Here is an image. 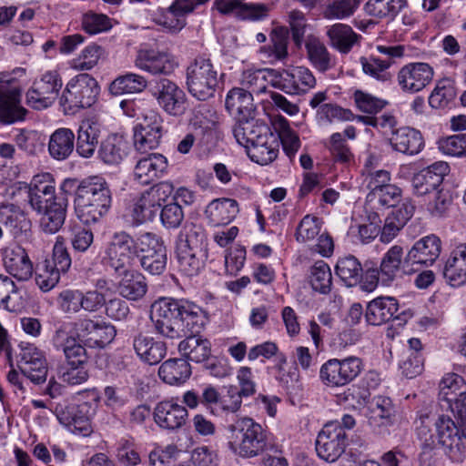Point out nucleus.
Masks as SVG:
<instances>
[{"mask_svg": "<svg viewBox=\"0 0 466 466\" xmlns=\"http://www.w3.org/2000/svg\"><path fill=\"white\" fill-rule=\"evenodd\" d=\"M133 348L137 357L149 365L159 363L167 354L165 342L142 333L134 337Z\"/></svg>", "mask_w": 466, "mask_h": 466, "instance_id": "7c9ffc66", "label": "nucleus"}, {"mask_svg": "<svg viewBox=\"0 0 466 466\" xmlns=\"http://www.w3.org/2000/svg\"><path fill=\"white\" fill-rule=\"evenodd\" d=\"M317 116L319 120L326 123L338 121H353L355 115L350 109L343 108L335 104H323L317 110Z\"/></svg>", "mask_w": 466, "mask_h": 466, "instance_id": "69168bd1", "label": "nucleus"}, {"mask_svg": "<svg viewBox=\"0 0 466 466\" xmlns=\"http://www.w3.org/2000/svg\"><path fill=\"white\" fill-rule=\"evenodd\" d=\"M238 211V203L235 199L218 198L211 201L205 212L209 224L219 227L229 224Z\"/></svg>", "mask_w": 466, "mask_h": 466, "instance_id": "f704fd0d", "label": "nucleus"}, {"mask_svg": "<svg viewBox=\"0 0 466 466\" xmlns=\"http://www.w3.org/2000/svg\"><path fill=\"white\" fill-rule=\"evenodd\" d=\"M364 369L363 360L357 356L343 359L332 358L319 369V380L327 388L337 389L354 381Z\"/></svg>", "mask_w": 466, "mask_h": 466, "instance_id": "0eeeda50", "label": "nucleus"}, {"mask_svg": "<svg viewBox=\"0 0 466 466\" xmlns=\"http://www.w3.org/2000/svg\"><path fill=\"white\" fill-rule=\"evenodd\" d=\"M441 251V241L434 234L421 238L414 243L407 254V261L412 264L432 265Z\"/></svg>", "mask_w": 466, "mask_h": 466, "instance_id": "a878e982", "label": "nucleus"}, {"mask_svg": "<svg viewBox=\"0 0 466 466\" xmlns=\"http://www.w3.org/2000/svg\"><path fill=\"white\" fill-rule=\"evenodd\" d=\"M259 53L269 64L285 62L289 57L287 36L274 30L270 36V43L261 46Z\"/></svg>", "mask_w": 466, "mask_h": 466, "instance_id": "49530a36", "label": "nucleus"}, {"mask_svg": "<svg viewBox=\"0 0 466 466\" xmlns=\"http://www.w3.org/2000/svg\"><path fill=\"white\" fill-rule=\"evenodd\" d=\"M307 57L319 72L325 73L335 66V60L327 46L317 37L309 36L305 43Z\"/></svg>", "mask_w": 466, "mask_h": 466, "instance_id": "ea45409f", "label": "nucleus"}, {"mask_svg": "<svg viewBox=\"0 0 466 466\" xmlns=\"http://www.w3.org/2000/svg\"><path fill=\"white\" fill-rule=\"evenodd\" d=\"M27 110L21 104V89L8 83L0 85V122L11 125L22 121Z\"/></svg>", "mask_w": 466, "mask_h": 466, "instance_id": "a211bd4d", "label": "nucleus"}, {"mask_svg": "<svg viewBox=\"0 0 466 466\" xmlns=\"http://www.w3.org/2000/svg\"><path fill=\"white\" fill-rule=\"evenodd\" d=\"M317 79L312 71L304 66L277 70L276 88L289 96H304L315 88Z\"/></svg>", "mask_w": 466, "mask_h": 466, "instance_id": "f8f14e48", "label": "nucleus"}, {"mask_svg": "<svg viewBox=\"0 0 466 466\" xmlns=\"http://www.w3.org/2000/svg\"><path fill=\"white\" fill-rule=\"evenodd\" d=\"M395 410L392 401L388 397L377 396L370 407V423L374 426H387L391 423Z\"/></svg>", "mask_w": 466, "mask_h": 466, "instance_id": "8fccbe9b", "label": "nucleus"}, {"mask_svg": "<svg viewBox=\"0 0 466 466\" xmlns=\"http://www.w3.org/2000/svg\"><path fill=\"white\" fill-rule=\"evenodd\" d=\"M151 320L155 330L164 338L175 339L185 337L178 344V351L194 362L207 360L211 345L198 333L206 322L203 309L186 299L160 298L151 305Z\"/></svg>", "mask_w": 466, "mask_h": 466, "instance_id": "f257e3e1", "label": "nucleus"}, {"mask_svg": "<svg viewBox=\"0 0 466 466\" xmlns=\"http://www.w3.org/2000/svg\"><path fill=\"white\" fill-rule=\"evenodd\" d=\"M227 431L229 450L241 458H255L268 448L270 433L252 418L237 419Z\"/></svg>", "mask_w": 466, "mask_h": 466, "instance_id": "20e7f679", "label": "nucleus"}, {"mask_svg": "<svg viewBox=\"0 0 466 466\" xmlns=\"http://www.w3.org/2000/svg\"><path fill=\"white\" fill-rule=\"evenodd\" d=\"M353 99L356 107L367 115H377L388 105V101L362 90H356Z\"/></svg>", "mask_w": 466, "mask_h": 466, "instance_id": "052dcab7", "label": "nucleus"}, {"mask_svg": "<svg viewBox=\"0 0 466 466\" xmlns=\"http://www.w3.org/2000/svg\"><path fill=\"white\" fill-rule=\"evenodd\" d=\"M321 222L319 218L306 215L297 228L296 240L302 243L311 241L319 234Z\"/></svg>", "mask_w": 466, "mask_h": 466, "instance_id": "338daca9", "label": "nucleus"}, {"mask_svg": "<svg viewBox=\"0 0 466 466\" xmlns=\"http://www.w3.org/2000/svg\"><path fill=\"white\" fill-rule=\"evenodd\" d=\"M153 96L169 115L180 116L186 109L185 92L176 83L167 78L159 79L156 83Z\"/></svg>", "mask_w": 466, "mask_h": 466, "instance_id": "f3484780", "label": "nucleus"}, {"mask_svg": "<svg viewBox=\"0 0 466 466\" xmlns=\"http://www.w3.org/2000/svg\"><path fill=\"white\" fill-rule=\"evenodd\" d=\"M102 133V126L90 119L85 120L79 126L76 148L78 155L89 158L95 154Z\"/></svg>", "mask_w": 466, "mask_h": 466, "instance_id": "cd10ccee", "label": "nucleus"}, {"mask_svg": "<svg viewBox=\"0 0 466 466\" xmlns=\"http://www.w3.org/2000/svg\"><path fill=\"white\" fill-rule=\"evenodd\" d=\"M268 125L258 122L254 117L238 119L234 125L232 132L236 141L242 147L248 149L255 143L260 135L267 133Z\"/></svg>", "mask_w": 466, "mask_h": 466, "instance_id": "4c0bfd02", "label": "nucleus"}, {"mask_svg": "<svg viewBox=\"0 0 466 466\" xmlns=\"http://www.w3.org/2000/svg\"><path fill=\"white\" fill-rule=\"evenodd\" d=\"M137 242L138 236L133 238L126 231L115 232L105 247L103 264L116 274L129 270L138 252Z\"/></svg>", "mask_w": 466, "mask_h": 466, "instance_id": "39448f33", "label": "nucleus"}, {"mask_svg": "<svg viewBox=\"0 0 466 466\" xmlns=\"http://www.w3.org/2000/svg\"><path fill=\"white\" fill-rule=\"evenodd\" d=\"M128 143L117 134H111L105 138L98 149V157L106 165L120 164L128 154Z\"/></svg>", "mask_w": 466, "mask_h": 466, "instance_id": "c9c22d12", "label": "nucleus"}, {"mask_svg": "<svg viewBox=\"0 0 466 466\" xmlns=\"http://www.w3.org/2000/svg\"><path fill=\"white\" fill-rule=\"evenodd\" d=\"M309 279L315 291L328 294L331 290V270L329 266L323 260H318L311 266Z\"/></svg>", "mask_w": 466, "mask_h": 466, "instance_id": "864d4df0", "label": "nucleus"}, {"mask_svg": "<svg viewBox=\"0 0 466 466\" xmlns=\"http://www.w3.org/2000/svg\"><path fill=\"white\" fill-rule=\"evenodd\" d=\"M137 258L141 268L151 275L162 274L167 267V248L163 240L156 234L146 232L138 235Z\"/></svg>", "mask_w": 466, "mask_h": 466, "instance_id": "9d476101", "label": "nucleus"}, {"mask_svg": "<svg viewBox=\"0 0 466 466\" xmlns=\"http://www.w3.org/2000/svg\"><path fill=\"white\" fill-rule=\"evenodd\" d=\"M347 434L339 421L326 423L316 440L318 456L325 461H336L345 451Z\"/></svg>", "mask_w": 466, "mask_h": 466, "instance_id": "9b49d317", "label": "nucleus"}, {"mask_svg": "<svg viewBox=\"0 0 466 466\" xmlns=\"http://www.w3.org/2000/svg\"><path fill=\"white\" fill-rule=\"evenodd\" d=\"M100 88L97 81L83 73L71 78L60 97V104L66 114H75L79 109L90 107L96 100Z\"/></svg>", "mask_w": 466, "mask_h": 466, "instance_id": "423d86ee", "label": "nucleus"}, {"mask_svg": "<svg viewBox=\"0 0 466 466\" xmlns=\"http://www.w3.org/2000/svg\"><path fill=\"white\" fill-rule=\"evenodd\" d=\"M177 258L180 271L187 276H196L204 267V250L176 246Z\"/></svg>", "mask_w": 466, "mask_h": 466, "instance_id": "37998d69", "label": "nucleus"}, {"mask_svg": "<svg viewBox=\"0 0 466 466\" xmlns=\"http://www.w3.org/2000/svg\"><path fill=\"white\" fill-rule=\"evenodd\" d=\"M40 218L41 229L48 234L56 233L65 223L66 203L64 199L53 203L42 211Z\"/></svg>", "mask_w": 466, "mask_h": 466, "instance_id": "a18cd8bd", "label": "nucleus"}, {"mask_svg": "<svg viewBox=\"0 0 466 466\" xmlns=\"http://www.w3.org/2000/svg\"><path fill=\"white\" fill-rule=\"evenodd\" d=\"M206 238L205 231L201 226L194 223L186 224L180 230L177 246L184 244L186 248L196 249H203V243Z\"/></svg>", "mask_w": 466, "mask_h": 466, "instance_id": "bf43d9fd", "label": "nucleus"}, {"mask_svg": "<svg viewBox=\"0 0 466 466\" xmlns=\"http://www.w3.org/2000/svg\"><path fill=\"white\" fill-rule=\"evenodd\" d=\"M278 133L283 150L286 155L292 158L300 147V140L298 134L290 127L289 121L283 117H278L273 124Z\"/></svg>", "mask_w": 466, "mask_h": 466, "instance_id": "3c124183", "label": "nucleus"}, {"mask_svg": "<svg viewBox=\"0 0 466 466\" xmlns=\"http://www.w3.org/2000/svg\"><path fill=\"white\" fill-rule=\"evenodd\" d=\"M158 209L159 208L145 190L134 202L130 209L133 224L141 225L147 221L153 220Z\"/></svg>", "mask_w": 466, "mask_h": 466, "instance_id": "5fc2aeb1", "label": "nucleus"}, {"mask_svg": "<svg viewBox=\"0 0 466 466\" xmlns=\"http://www.w3.org/2000/svg\"><path fill=\"white\" fill-rule=\"evenodd\" d=\"M121 280L118 283L119 294L128 300H138L147 291L146 278L138 271L127 270L123 272Z\"/></svg>", "mask_w": 466, "mask_h": 466, "instance_id": "a19ab883", "label": "nucleus"}, {"mask_svg": "<svg viewBox=\"0 0 466 466\" xmlns=\"http://www.w3.org/2000/svg\"><path fill=\"white\" fill-rule=\"evenodd\" d=\"M401 192L399 187L390 184L377 191L369 192L367 195L368 205L381 209L396 207L401 201Z\"/></svg>", "mask_w": 466, "mask_h": 466, "instance_id": "603ef678", "label": "nucleus"}, {"mask_svg": "<svg viewBox=\"0 0 466 466\" xmlns=\"http://www.w3.org/2000/svg\"><path fill=\"white\" fill-rule=\"evenodd\" d=\"M77 218L86 225L98 222L109 211L112 194L102 177H92L83 181L76 189L74 200Z\"/></svg>", "mask_w": 466, "mask_h": 466, "instance_id": "7ed1b4c3", "label": "nucleus"}, {"mask_svg": "<svg viewBox=\"0 0 466 466\" xmlns=\"http://www.w3.org/2000/svg\"><path fill=\"white\" fill-rule=\"evenodd\" d=\"M443 276L454 287L466 283V242L454 246L446 260Z\"/></svg>", "mask_w": 466, "mask_h": 466, "instance_id": "c85d7f7f", "label": "nucleus"}, {"mask_svg": "<svg viewBox=\"0 0 466 466\" xmlns=\"http://www.w3.org/2000/svg\"><path fill=\"white\" fill-rule=\"evenodd\" d=\"M147 84L144 76L129 72L116 77L109 85V92L113 96L137 94L143 92Z\"/></svg>", "mask_w": 466, "mask_h": 466, "instance_id": "c03bdc74", "label": "nucleus"}, {"mask_svg": "<svg viewBox=\"0 0 466 466\" xmlns=\"http://www.w3.org/2000/svg\"><path fill=\"white\" fill-rule=\"evenodd\" d=\"M25 190L31 208L37 213H42L53 203L62 200L56 197V187L48 173L35 176L30 185L25 186Z\"/></svg>", "mask_w": 466, "mask_h": 466, "instance_id": "dca6fc26", "label": "nucleus"}, {"mask_svg": "<svg viewBox=\"0 0 466 466\" xmlns=\"http://www.w3.org/2000/svg\"><path fill=\"white\" fill-rule=\"evenodd\" d=\"M187 416V408L174 398L159 401L153 411L156 424L167 431L180 429L186 423Z\"/></svg>", "mask_w": 466, "mask_h": 466, "instance_id": "6ab92c4d", "label": "nucleus"}, {"mask_svg": "<svg viewBox=\"0 0 466 466\" xmlns=\"http://www.w3.org/2000/svg\"><path fill=\"white\" fill-rule=\"evenodd\" d=\"M225 104L229 114L238 119L254 117L253 96L244 88H232L227 95Z\"/></svg>", "mask_w": 466, "mask_h": 466, "instance_id": "72a5a7b5", "label": "nucleus"}, {"mask_svg": "<svg viewBox=\"0 0 466 466\" xmlns=\"http://www.w3.org/2000/svg\"><path fill=\"white\" fill-rule=\"evenodd\" d=\"M0 221L10 228L15 233L26 230L30 225L25 213L14 205L0 208Z\"/></svg>", "mask_w": 466, "mask_h": 466, "instance_id": "13d9d810", "label": "nucleus"}, {"mask_svg": "<svg viewBox=\"0 0 466 466\" xmlns=\"http://www.w3.org/2000/svg\"><path fill=\"white\" fill-rule=\"evenodd\" d=\"M465 385L464 379L456 373H447L440 384V397L451 403Z\"/></svg>", "mask_w": 466, "mask_h": 466, "instance_id": "0e129e2a", "label": "nucleus"}, {"mask_svg": "<svg viewBox=\"0 0 466 466\" xmlns=\"http://www.w3.org/2000/svg\"><path fill=\"white\" fill-rule=\"evenodd\" d=\"M238 380L240 386L228 388V395L230 398L228 404H223V410L230 412H237L242 404V397H249L255 393V383L252 380V371L248 367H241L238 371Z\"/></svg>", "mask_w": 466, "mask_h": 466, "instance_id": "2f4dec72", "label": "nucleus"}, {"mask_svg": "<svg viewBox=\"0 0 466 466\" xmlns=\"http://www.w3.org/2000/svg\"><path fill=\"white\" fill-rule=\"evenodd\" d=\"M81 26L86 33L96 35L111 29L112 23L107 15L89 11L82 15Z\"/></svg>", "mask_w": 466, "mask_h": 466, "instance_id": "e2e57ef3", "label": "nucleus"}, {"mask_svg": "<svg viewBox=\"0 0 466 466\" xmlns=\"http://www.w3.org/2000/svg\"><path fill=\"white\" fill-rule=\"evenodd\" d=\"M389 143L392 150L407 156L417 155L424 147L421 133L410 127H401L392 131Z\"/></svg>", "mask_w": 466, "mask_h": 466, "instance_id": "b1692460", "label": "nucleus"}, {"mask_svg": "<svg viewBox=\"0 0 466 466\" xmlns=\"http://www.w3.org/2000/svg\"><path fill=\"white\" fill-rule=\"evenodd\" d=\"M450 172L448 163L437 161L416 173L411 180L413 191L418 196L431 194L438 189Z\"/></svg>", "mask_w": 466, "mask_h": 466, "instance_id": "412c9836", "label": "nucleus"}, {"mask_svg": "<svg viewBox=\"0 0 466 466\" xmlns=\"http://www.w3.org/2000/svg\"><path fill=\"white\" fill-rule=\"evenodd\" d=\"M61 272L58 271L48 260L37 267L35 272V283L39 289L47 292L54 289L60 279Z\"/></svg>", "mask_w": 466, "mask_h": 466, "instance_id": "680f3d73", "label": "nucleus"}, {"mask_svg": "<svg viewBox=\"0 0 466 466\" xmlns=\"http://www.w3.org/2000/svg\"><path fill=\"white\" fill-rule=\"evenodd\" d=\"M360 63L363 73L375 80L382 83L391 80L392 75L390 72V67L392 65V61L390 59H380L373 56H361Z\"/></svg>", "mask_w": 466, "mask_h": 466, "instance_id": "de8ad7c7", "label": "nucleus"}, {"mask_svg": "<svg viewBox=\"0 0 466 466\" xmlns=\"http://www.w3.org/2000/svg\"><path fill=\"white\" fill-rule=\"evenodd\" d=\"M62 86L63 80L59 72L47 70L32 83L26 92V103L34 109H46L56 101Z\"/></svg>", "mask_w": 466, "mask_h": 466, "instance_id": "1a4fd4ad", "label": "nucleus"}, {"mask_svg": "<svg viewBox=\"0 0 466 466\" xmlns=\"http://www.w3.org/2000/svg\"><path fill=\"white\" fill-rule=\"evenodd\" d=\"M167 169V159L161 154L151 153L140 157L133 170L134 179L140 185H149L164 176Z\"/></svg>", "mask_w": 466, "mask_h": 466, "instance_id": "5701e85b", "label": "nucleus"}, {"mask_svg": "<svg viewBox=\"0 0 466 466\" xmlns=\"http://www.w3.org/2000/svg\"><path fill=\"white\" fill-rule=\"evenodd\" d=\"M439 149L451 157H466V133L440 139Z\"/></svg>", "mask_w": 466, "mask_h": 466, "instance_id": "774afa93", "label": "nucleus"}, {"mask_svg": "<svg viewBox=\"0 0 466 466\" xmlns=\"http://www.w3.org/2000/svg\"><path fill=\"white\" fill-rule=\"evenodd\" d=\"M335 271L348 287H353L360 281L363 269L358 258L349 255L338 260Z\"/></svg>", "mask_w": 466, "mask_h": 466, "instance_id": "09e8293b", "label": "nucleus"}, {"mask_svg": "<svg viewBox=\"0 0 466 466\" xmlns=\"http://www.w3.org/2000/svg\"><path fill=\"white\" fill-rule=\"evenodd\" d=\"M456 97V89L449 79L439 81L429 97V104L433 108L447 107Z\"/></svg>", "mask_w": 466, "mask_h": 466, "instance_id": "4d7b16f0", "label": "nucleus"}, {"mask_svg": "<svg viewBox=\"0 0 466 466\" xmlns=\"http://www.w3.org/2000/svg\"><path fill=\"white\" fill-rule=\"evenodd\" d=\"M433 68L427 63H410L398 72L397 81L403 92L414 94L424 89L432 80Z\"/></svg>", "mask_w": 466, "mask_h": 466, "instance_id": "2eb2a0df", "label": "nucleus"}, {"mask_svg": "<svg viewBox=\"0 0 466 466\" xmlns=\"http://www.w3.org/2000/svg\"><path fill=\"white\" fill-rule=\"evenodd\" d=\"M134 65L139 70L152 76H168L178 66V62L168 52L155 48H141L137 52Z\"/></svg>", "mask_w": 466, "mask_h": 466, "instance_id": "4468645a", "label": "nucleus"}, {"mask_svg": "<svg viewBox=\"0 0 466 466\" xmlns=\"http://www.w3.org/2000/svg\"><path fill=\"white\" fill-rule=\"evenodd\" d=\"M242 88L248 89V92L259 95L267 91L268 85L276 88L277 84V69L262 68V69H248L241 76Z\"/></svg>", "mask_w": 466, "mask_h": 466, "instance_id": "473e14b6", "label": "nucleus"}, {"mask_svg": "<svg viewBox=\"0 0 466 466\" xmlns=\"http://www.w3.org/2000/svg\"><path fill=\"white\" fill-rule=\"evenodd\" d=\"M405 5V0H369L365 10L377 18L394 17Z\"/></svg>", "mask_w": 466, "mask_h": 466, "instance_id": "6e6d98bb", "label": "nucleus"}, {"mask_svg": "<svg viewBox=\"0 0 466 466\" xmlns=\"http://www.w3.org/2000/svg\"><path fill=\"white\" fill-rule=\"evenodd\" d=\"M325 34L329 46L342 55L349 54L361 40L350 25L342 23L327 26Z\"/></svg>", "mask_w": 466, "mask_h": 466, "instance_id": "393cba45", "label": "nucleus"}, {"mask_svg": "<svg viewBox=\"0 0 466 466\" xmlns=\"http://www.w3.org/2000/svg\"><path fill=\"white\" fill-rule=\"evenodd\" d=\"M192 14L182 0H174L168 7H158L152 20L167 32L177 34L187 25V15Z\"/></svg>", "mask_w": 466, "mask_h": 466, "instance_id": "4be33fe9", "label": "nucleus"}, {"mask_svg": "<svg viewBox=\"0 0 466 466\" xmlns=\"http://www.w3.org/2000/svg\"><path fill=\"white\" fill-rule=\"evenodd\" d=\"M5 270L19 281H26L33 275V263L26 250L19 245H11L2 250Z\"/></svg>", "mask_w": 466, "mask_h": 466, "instance_id": "aec40b11", "label": "nucleus"}, {"mask_svg": "<svg viewBox=\"0 0 466 466\" xmlns=\"http://www.w3.org/2000/svg\"><path fill=\"white\" fill-rule=\"evenodd\" d=\"M402 258L403 248L399 245L390 247L384 254L380 266V280L383 284H390L400 275Z\"/></svg>", "mask_w": 466, "mask_h": 466, "instance_id": "79ce46f5", "label": "nucleus"}, {"mask_svg": "<svg viewBox=\"0 0 466 466\" xmlns=\"http://www.w3.org/2000/svg\"><path fill=\"white\" fill-rule=\"evenodd\" d=\"M76 137L70 128L60 127L55 130L48 141V152L56 160H65L73 153Z\"/></svg>", "mask_w": 466, "mask_h": 466, "instance_id": "58836bf2", "label": "nucleus"}, {"mask_svg": "<svg viewBox=\"0 0 466 466\" xmlns=\"http://www.w3.org/2000/svg\"><path fill=\"white\" fill-rule=\"evenodd\" d=\"M399 310L398 300L393 297H378L370 301L365 319L370 325L380 326L393 319Z\"/></svg>", "mask_w": 466, "mask_h": 466, "instance_id": "bb28decb", "label": "nucleus"}, {"mask_svg": "<svg viewBox=\"0 0 466 466\" xmlns=\"http://www.w3.org/2000/svg\"><path fill=\"white\" fill-rule=\"evenodd\" d=\"M279 140L271 132L269 127L267 133L260 135L255 143L247 150L249 158L259 165H268L273 162L279 154Z\"/></svg>", "mask_w": 466, "mask_h": 466, "instance_id": "c756f323", "label": "nucleus"}, {"mask_svg": "<svg viewBox=\"0 0 466 466\" xmlns=\"http://www.w3.org/2000/svg\"><path fill=\"white\" fill-rule=\"evenodd\" d=\"M417 435L421 443L420 461L430 462L433 451L438 445L445 449V453L452 462L461 463L466 460V430H460L455 421L447 415H440L431 420L428 414L420 416Z\"/></svg>", "mask_w": 466, "mask_h": 466, "instance_id": "f03ea898", "label": "nucleus"}, {"mask_svg": "<svg viewBox=\"0 0 466 466\" xmlns=\"http://www.w3.org/2000/svg\"><path fill=\"white\" fill-rule=\"evenodd\" d=\"M218 70L211 60L198 56L187 68V85L189 93L198 100L212 97L218 86Z\"/></svg>", "mask_w": 466, "mask_h": 466, "instance_id": "6e6552de", "label": "nucleus"}, {"mask_svg": "<svg viewBox=\"0 0 466 466\" xmlns=\"http://www.w3.org/2000/svg\"><path fill=\"white\" fill-rule=\"evenodd\" d=\"M74 328L78 340L89 348L102 349L111 343L116 334L113 325L90 319H78L74 322Z\"/></svg>", "mask_w": 466, "mask_h": 466, "instance_id": "ddd939ff", "label": "nucleus"}, {"mask_svg": "<svg viewBox=\"0 0 466 466\" xmlns=\"http://www.w3.org/2000/svg\"><path fill=\"white\" fill-rule=\"evenodd\" d=\"M159 378L167 384L179 386L191 375V367L185 359H169L158 369Z\"/></svg>", "mask_w": 466, "mask_h": 466, "instance_id": "e433bc0d", "label": "nucleus"}]
</instances>
